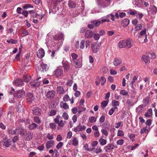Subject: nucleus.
<instances>
[{"label": "nucleus", "mask_w": 157, "mask_h": 157, "mask_svg": "<svg viewBox=\"0 0 157 157\" xmlns=\"http://www.w3.org/2000/svg\"><path fill=\"white\" fill-rule=\"evenodd\" d=\"M55 92L54 91L50 90L47 93L46 96L47 98H53L55 96Z\"/></svg>", "instance_id": "nucleus-22"}, {"label": "nucleus", "mask_w": 157, "mask_h": 157, "mask_svg": "<svg viewBox=\"0 0 157 157\" xmlns=\"http://www.w3.org/2000/svg\"><path fill=\"white\" fill-rule=\"evenodd\" d=\"M118 46L120 48H123L125 47V40H121L118 43Z\"/></svg>", "instance_id": "nucleus-28"}, {"label": "nucleus", "mask_w": 157, "mask_h": 157, "mask_svg": "<svg viewBox=\"0 0 157 157\" xmlns=\"http://www.w3.org/2000/svg\"><path fill=\"white\" fill-rule=\"evenodd\" d=\"M38 125L34 123H33L29 124L28 127L30 130H33L37 128Z\"/></svg>", "instance_id": "nucleus-26"}, {"label": "nucleus", "mask_w": 157, "mask_h": 157, "mask_svg": "<svg viewBox=\"0 0 157 157\" xmlns=\"http://www.w3.org/2000/svg\"><path fill=\"white\" fill-rule=\"evenodd\" d=\"M112 105L113 106H118L119 105V102L115 100H113L112 101Z\"/></svg>", "instance_id": "nucleus-44"}, {"label": "nucleus", "mask_w": 157, "mask_h": 157, "mask_svg": "<svg viewBox=\"0 0 157 157\" xmlns=\"http://www.w3.org/2000/svg\"><path fill=\"white\" fill-rule=\"evenodd\" d=\"M35 99L34 96L32 93H28L26 96V100L28 101L31 102Z\"/></svg>", "instance_id": "nucleus-10"}, {"label": "nucleus", "mask_w": 157, "mask_h": 157, "mask_svg": "<svg viewBox=\"0 0 157 157\" xmlns=\"http://www.w3.org/2000/svg\"><path fill=\"white\" fill-rule=\"evenodd\" d=\"M6 41L7 43H11V44H15L17 42L16 40H14L12 39H8Z\"/></svg>", "instance_id": "nucleus-49"}, {"label": "nucleus", "mask_w": 157, "mask_h": 157, "mask_svg": "<svg viewBox=\"0 0 157 157\" xmlns=\"http://www.w3.org/2000/svg\"><path fill=\"white\" fill-rule=\"evenodd\" d=\"M106 148L109 150L113 149L114 148V145L113 144H108L106 146Z\"/></svg>", "instance_id": "nucleus-57"}, {"label": "nucleus", "mask_w": 157, "mask_h": 157, "mask_svg": "<svg viewBox=\"0 0 157 157\" xmlns=\"http://www.w3.org/2000/svg\"><path fill=\"white\" fill-rule=\"evenodd\" d=\"M129 20L127 18L124 19L122 23V26L124 27H126L129 24Z\"/></svg>", "instance_id": "nucleus-27"}, {"label": "nucleus", "mask_w": 157, "mask_h": 157, "mask_svg": "<svg viewBox=\"0 0 157 157\" xmlns=\"http://www.w3.org/2000/svg\"><path fill=\"white\" fill-rule=\"evenodd\" d=\"M63 143L62 142H59L56 146L57 149L59 150L63 145Z\"/></svg>", "instance_id": "nucleus-58"}, {"label": "nucleus", "mask_w": 157, "mask_h": 157, "mask_svg": "<svg viewBox=\"0 0 157 157\" xmlns=\"http://www.w3.org/2000/svg\"><path fill=\"white\" fill-rule=\"evenodd\" d=\"M91 48L93 52L95 53H96L99 49L98 45L95 44H92L91 46Z\"/></svg>", "instance_id": "nucleus-20"}, {"label": "nucleus", "mask_w": 157, "mask_h": 157, "mask_svg": "<svg viewBox=\"0 0 157 157\" xmlns=\"http://www.w3.org/2000/svg\"><path fill=\"white\" fill-rule=\"evenodd\" d=\"M60 106L61 108H63L65 109H68L69 108L68 104L67 103L64 102L63 101L60 102Z\"/></svg>", "instance_id": "nucleus-25"}, {"label": "nucleus", "mask_w": 157, "mask_h": 157, "mask_svg": "<svg viewBox=\"0 0 157 157\" xmlns=\"http://www.w3.org/2000/svg\"><path fill=\"white\" fill-rule=\"evenodd\" d=\"M142 59L146 64H148L150 63L149 57L146 55H143L142 56Z\"/></svg>", "instance_id": "nucleus-29"}, {"label": "nucleus", "mask_w": 157, "mask_h": 157, "mask_svg": "<svg viewBox=\"0 0 157 157\" xmlns=\"http://www.w3.org/2000/svg\"><path fill=\"white\" fill-rule=\"evenodd\" d=\"M151 12L153 14H155L157 12V8L154 5L151 6L150 8Z\"/></svg>", "instance_id": "nucleus-31"}, {"label": "nucleus", "mask_w": 157, "mask_h": 157, "mask_svg": "<svg viewBox=\"0 0 157 157\" xmlns=\"http://www.w3.org/2000/svg\"><path fill=\"white\" fill-rule=\"evenodd\" d=\"M97 120V117L93 116L89 117V122L91 123L95 122Z\"/></svg>", "instance_id": "nucleus-38"}, {"label": "nucleus", "mask_w": 157, "mask_h": 157, "mask_svg": "<svg viewBox=\"0 0 157 157\" xmlns=\"http://www.w3.org/2000/svg\"><path fill=\"white\" fill-rule=\"evenodd\" d=\"M124 142V141L123 140H119L117 141V145H122L123 144Z\"/></svg>", "instance_id": "nucleus-64"}, {"label": "nucleus", "mask_w": 157, "mask_h": 157, "mask_svg": "<svg viewBox=\"0 0 157 157\" xmlns=\"http://www.w3.org/2000/svg\"><path fill=\"white\" fill-rule=\"evenodd\" d=\"M128 93L125 90H123L121 91L120 94H122L124 96H126L128 94Z\"/></svg>", "instance_id": "nucleus-55"}, {"label": "nucleus", "mask_w": 157, "mask_h": 157, "mask_svg": "<svg viewBox=\"0 0 157 157\" xmlns=\"http://www.w3.org/2000/svg\"><path fill=\"white\" fill-rule=\"evenodd\" d=\"M101 24H102L103 23L105 22H110V20L109 19H107V18H106V17L105 16L102 18V19L101 20H100Z\"/></svg>", "instance_id": "nucleus-40"}, {"label": "nucleus", "mask_w": 157, "mask_h": 157, "mask_svg": "<svg viewBox=\"0 0 157 157\" xmlns=\"http://www.w3.org/2000/svg\"><path fill=\"white\" fill-rule=\"evenodd\" d=\"M33 120L34 122L37 124H40L41 123V121L39 118L37 116H35L33 117Z\"/></svg>", "instance_id": "nucleus-42"}, {"label": "nucleus", "mask_w": 157, "mask_h": 157, "mask_svg": "<svg viewBox=\"0 0 157 157\" xmlns=\"http://www.w3.org/2000/svg\"><path fill=\"white\" fill-rule=\"evenodd\" d=\"M149 131L147 129V127H144L141 129V130L140 131V133L141 134H144V133H147V134H148L149 133Z\"/></svg>", "instance_id": "nucleus-41"}, {"label": "nucleus", "mask_w": 157, "mask_h": 157, "mask_svg": "<svg viewBox=\"0 0 157 157\" xmlns=\"http://www.w3.org/2000/svg\"><path fill=\"white\" fill-rule=\"evenodd\" d=\"M142 27V25L141 24H138L135 28L136 31H138L141 29Z\"/></svg>", "instance_id": "nucleus-60"}, {"label": "nucleus", "mask_w": 157, "mask_h": 157, "mask_svg": "<svg viewBox=\"0 0 157 157\" xmlns=\"http://www.w3.org/2000/svg\"><path fill=\"white\" fill-rule=\"evenodd\" d=\"M54 144V141L53 140H50L46 142L45 147L47 149H49L52 147Z\"/></svg>", "instance_id": "nucleus-13"}, {"label": "nucleus", "mask_w": 157, "mask_h": 157, "mask_svg": "<svg viewBox=\"0 0 157 157\" xmlns=\"http://www.w3.org/2000/svg\"><path fill=\"white\" fill-rule=\"evenodd\" d=\"M95 26L97 27L99 26L100 24H101L100 20H95L94 21L93 23Z\"/></svg>", "instance_id": "nucleus-46"}, {"label": "nucleus", "mask_w": 157, "mask_h": 157, "mask_svg": "<svg viewBox=\"0 0 157 157\" xmlns=\"http://www.w3.org/2000/svg\"><path fill=\"white\" fill-rule=\"evenodd\" d=\"M84 105H79L78 108V114H80L81 112L83 111H84L86 110V108L85 107H84Z\"/></svg>", "instance_id": "nucleus-35"}, {"label": "nucleus", "mask_w": 157, "mask_h": 157, "mask_svg": "<svg viewBox=\"0 0 157 157\" xmlns=\"http://www.w3.org/2000/svg\"><path fill=\"white\" fill-rule=\"evenodd\" d=\"M152 109H149L145 113L144 115L145 117H149L152 115Z\"/></svg>", "instance_id": "nucleus-33"}, {"label": "nucleus", "mask_w": 157, "mask_h": 157, "mask_svg": "<svg viewBox=\"0 0 157 157\" xmlns=\"http://www.w3.org/2000/svg\"><path fill=\"white\" fill-rule=\"evenodd\" d=\"M73 83V79H69L68 80L67 82L66 83V85L67 86H71Z\"/></svg>", "instance_id": "nucleus-50"}, {"label": "nucleus", "mask_w": 157, "mask_h": 157, "mask_svg": "<svg viewBox=\"0 0 157 157\" xmlns=\"http://www.w3.org/2000/svg\"><path fill=\"white\" fill-rule=\"evenodd\" d=\"M25 91L24 90H19L16 92L14 94L15 97L17 98H21L25 96Z\"/></svg>", "instance_id": "nucleus-6"}, {"label": "nucleus", "mask_w": 157, "mask_h": 157, "mask_svg": "<svg viewBox=\"0 0 157 157\" xmlns=\"http://www.w3.org/2000/svg\"><path fill=\"white\" fill-rule=\"evenodd\" d=\"M36 54L38 57L40 58H43L45 54L44 50L42 48L40 49L37 52Z\"/></svg>", "instance_id": "nucleus-11"}, {"label": "nucleus", "mask_w": 157, "mask_h": 157, "mask_svg": "<svg viewBox=\"0 0 157 157\" xmlns=\"http://www.w3.org/2000/svg\"><path fill=\"white\" fill-rule=\"evenodd\" d=\"M108 71V68L106 67H103L101 69V71L103 74H105Z\"/></svg>", "instance_id": "nucleus-43"}, {"label": "nucleus", "mask_w": 157, "mask_h": 157, "mask_svg": "<svg viewBox=\"0 0 157 157\" xmlns=\"http://www.w3.org/2000/svg\"><path fill=\"white\" fill-rule=\"evenodd\" d=\"M23 82V81H22L21 79L18 78L15 81L13 84L17 86H20L24 85Z\"/></svg>", "instance_id": "nucleus-14"}, {"label": "nucleus", "mask_w": 157, "mask_h": 157, "mask_svg": "<svg viewBox=\"0 0 157 157\" xmlns=\"http://www.w3.org/2000/svg\"><path fill=\"white\" fill-rule=\"evenodd\" d=\"M55 122L60 127H63L64 125L65 122H66L65 121H63V120H60V121H59V119L57 118H56L54 119Z\"/></svg>", "instance_id": "nucleus-9"}, {"label": "nucleus", "mask_w": 157, "mask_h": 157, "mask_svg": "<svg viewBox=\"0 0 157 157\" xmlns=\"http://www.w3.org/2000/svg\"><path fill=\"white\" fill-rule=\"evenodd\" d=\"M73 65L76 68H79L82 66V63L78 59L74 60Z\"/></svg>", "instance_id": "nucleus-19"}, {"label": "nucleus", "mask_w": 157, "mask_h": 157, "mask_svg": "<svg viewBox=\"0 0 157 157\" xmlns=\"http://www.w3.org/2000/svg\"><path fill=\"white\" fill-rule=\"evenodd\" d=\"M117 136H122L124 135V133L122 130H118L117 131Z\"/></svg>", "instance_id": "nucleus-59"}, {"label": "nucleus", "mask_w": 157, "mask_h": 157, "mask_svg": "<svg viewBox=\"0 0 157 157\" xmlns=\"http://www.w3.org/2000/svg\"><path fill=\"white\" fill-rule=\"evenodd\" d=\"M26 130L25 129L17 128H16L14 130L13 133L14 135L19 134H20L21 135H22V134H24V132Z\"/></svg>", "instance_id": "nucleus-4"}, {"label": "nucleus", "mask_w": 157, "mask_h": 157, "mask_svg": "<svg viewBox=\"0 0 157 157\" xmlns=\"http://www.w3.org/2000/svg\"><path fill=\"white\" fill-rule=\"evenodd\" d=\"M63 33L57 34L54 36L53 39L55 41L59 40L63 38Z\"/></svg>", "instance_id": "nucleus-16"}, {"label": "nucleus", "mask_w": 157, "mask_h": 157, "mask_svg": "<svg viewBox=\"0 0 157 157\" xmlns=\"http://www.w3.org/2000/svg\"><path fill=\"white\" fill-rule=\"evenodd\" d=\"M23 81L24 82H27L31 80V77L29 75H25L23 77Z\"/></svg>", "instance_id": "nucleus-37"}, {"label": "nucleus", "mask_w": 157, "mask_h": 157, "mask_svg": "<svg viewBox=\"0 0 157 157\" xmlns=\"http://www.w3.org/2000/svg\"><path fill=\"white\" fill-rule=\"evenodd\" d=\"M56 111L55 110H52L50 112L48 113V114L49 116H53L56 115Z\"/></svg>", "instance_id": "nucleus-52"}, {"label": "nucleus", "mask_w": 157, "mask_h": 157, "mask_svg": "<svg viewBox=\"0 0 157 157\" xmlns=\"http://www.w3.org/2000/svg\"><path fill=\"white\" fill-rule=\"evenodd\" d=\"M105 120V117L104 115H102L99 118V122L100 123H102L104 122Z\"/></svg>", "instance_id": "nucleus-61"}, {"label": "nucleus", "mask_w": 157, "mask_h": 157, "mask_svg": "<svg viewBox=\"0 0 157 157\" xmlns=\"http://www.w3.org/2000/svg\"><path fill=\"white\" fill-rule=\"evenodd\" d=\"M25 132V131L24 132V133ZM24 136L25 139V140L29 141L31 140L33 137V134L32 132L29 131L26 132L24 134H22V135Z\"/></svg>", "instance_id": "nucleus-1"}, {"label": "nucleus", "mask_w": 157, "mask_h": 157, "mask_svg": "<svg viewBox=\"0 0 157 157\" xmlns=\"http://www.w3.org/2000/svg\"><path fill=\"white\" fill-rule=\"evenodd\" d=\"M109 100L104 101L101 103V107L104 109L108 105Z\"/></svg>", "instance_id": "nucleus-45"}, {"label": "nucleus", "mask_w": 157, "mask_h": 157, "mask_svg": "<svg viewBox=\"0 0 157 157\" xmlns=\"http://www.w3.org/2000/svg\"><path fill=\"white\" fill-rule=\"evenodd\" d=\"M114 12V11H113V12L111 14L105 16L106 18L108 19H110L112 21H114L115 19L114 15L113 14L115 13Z\"/></svg>", "instance_id": "nucleus-32"}, {"label": "nucleus", "mask_w": 157, "mask_h": 157, "mask_svg": "<svg viewBox=\"0 0 157 157\" xmlns=\"http://www.w3.org/2000/svg\"><path fill=\"white\" fill-rule=\"evenodd\" d=\"M54 153H53L52 156L53 157H58L59 155V153L58 151L56 149L54 150Z\"/></svg>", "instance_id": "nucleus-54"}, {"label": "nucleus", "mask_w": 157, "mask_h": 157, "mask_svg": "<svg viewBox=\"0 0 157 157\" xmlns=\"http://www.w3.org/2000/svg\"><path fill=\"white\" fill-rule=\"evenodd\" d=\"M33 6L30 4H25L22 6V8L24 9H27L29 8H33Z\"/></svg>", "instance_id": "nucleus-39"}, {"label": "nucleus", "mask_w": 157, "mask_h": 157, "mask_svg": "<svg viewBox=\"0 0 157 157\" xmlns=\"http://www.w3.org/2000/svg\"><path fill=\"white\" fill-rule=\"evenodd\" d=\"M100 37V35L98 33H95L94 36V38L95 40H97L99 39Z\"/></svg>", "instance_id": "nucleus-63"}, {"label": "nucleus", "mask_w": 157, "mask_h": 157, "mask_svg": "<svg viewBox=\"0 0 157 157\" xmlns=\"http://www.w3.org/2000/svg\"><path fill=\"white\" fill-rule=\"evenodd\" d=\"M33 113L34 115H40L41 110V109L39 107H34L32 110Z\"/></svg>", "instance_id": "nucleus-7"}, {"label": "nucleus", "mask_w": 157, "mask_h": 157, "mask_svg": "<svg viewBox=\"0 0 157 157\" xmlns=\"http://www.w3.org/2000/svg\"><path fill=\"white\" fill-rule=\"evenodd\" d=\"M2 143L4 146L8 147L11 145L12 141L10 139H9L7 137H6L3 139Z\"/></svg>", "instance_id": "nucleus-2"}, {"label": "nucleus", "mask_w": 157, "mask_h": 157, "mask_svg": "<svg viewBox=\"0 0 157 157\" xmlns=\"http://www.w3.org/2000/svg\"><path fill=\"white\" fill-rule=\"evenodd\" d=\"M149 98L148 97H147L143 99V104L142 105H140V106H143V107H145L149 103Z\"/></svg>", "instance_id": "nucleus-21"}, {"label": "nucleus", "mask_w": 157, "mask_h": 157, "mask_svg": "<svg viewBox=\"0 0 157 157\" xmlns=\"http://www.w3.org/2000/svg\"><path fill=\"white\" fill-rule=\"evenodd\" d=\"M63 0H53V4L55 7L58 4L62 2Z\"/></svg>", "instance_id": "nucleus-53"}, {"label": "nucleus", "mask_w": 157, "mask_h": 157, "mask_svg": "<svg viewBox=\"0 0 157 157\" xmlns=\"http://www.w3.org/2000/svg\"><path fill=\"white\" fill-rule=\"evenodd\" d=\"M74 131L75 132H77L81 131V124L80 123L75 128Z\"/></svg>", "instance_id": "nucleus-48"}, {"label": "nucleus", "mask_w": 157, "mask_h": 157, "mask_svg": "<svg viewBox=\"0 0 157 157\" xmlns=\"http://www.w3.org/2000/svg\"><path fill=\"white\" fill-rule=\"evenodd\" d=\"M78 141L77 138L76 137H73L72 140V145L74 146H77L78 145Z\"/></svg>", "instance_id": "nucleus-36"}, {"label": "nucleus", "mask_w": 157, "mask_h": 157, "mask_svg": "<svg viewBox=\"0 0 157 157\" xmlns=\"http://www.w3.org/2000/svg\"><path fill=\"white\" fill-rule=\"evenodd\" d=\"M57 92L60 94H63L65 92L64 89L61 86H59L57 87Z\"/></svg>", "instance_id": "nucleus-34"}, {"label": "nucleus", "mask_w": 157, "mask_h": 157, "mask_svg": "<svg viewBox=\"0 0 157 157\" xmlns=\"http://www.w3.org/2000/svg\"><path fill=\"white\" fill-rule=\"evenodd\" d=\"M113 64L116 66L117 67L119 65L122 63L121 60L118 58H116L113 60Z\"/></svg>", "instance_id": "nucleus-18"}, {"label": "nucleus", "mask_w": 157, "mask_h": 157, "mask_svg": "<svg viewBox=\"0 0 157 157\" xmlns=\"http://www.w3.org/2000/svg\"><path fill=\"white\" fill-rule=\"evenodd\" d=\"M142 2V1L141 0H134L132 2L133 5L135 7L140 6L141 5Z\"/></svg>", "instance_id": "nucleus-24"}, {"label": "nucleus", "mask_w": 157, "mask_h": 157, "mask_svg": "<svg viewBox=\"0 0 157 157\" xmlns=\"http://www.w3.org/2000/svg\"><path fill=\"white\" fill-rule=\"evenodd\" d=\"M62 63L64 67L65 71H67L69 69L70 67L68 62L66 60H63L62 61Z\"/></svg>", "instance_id": "nucleus-12"}, {"label": "nucleus", "mask_w": 157, "mask_h": 157, "mask_svg": "<svg viewBox=\"0 0 157 157\" xmlns=\"http://www.w3.org/2000/svg\"><path fill=\"white\" fill-rule=\"evenodd\" d=\"M54 75L57 77H62L63 75V71L60 68L57 69L54 72Z\"/></svg>", "instance_id": "nucleus-5"}, {"label": "nucleus", "mask_w": 157, "mask_h": 157, "mask_svg": "<svg viewBox=\"0 0 157 157\" xmlns=\"http://www.w3.org/2000/svg\"><path fill=\"white\" fill-rule=\"evenodd\" d=\"M130 14L131 15H134L137 14V12L134 10H129Z\"/></svg>", "instance_id": "nucleus-62"}, {"label": "nucleus", "mask_w": 157, "mask_h": 157, "mask_svg": "<svg viewBox=\"0 0 157 157\" xmlns=\"http://www.w3.org/2000/svg\"><path fill=\"white\" fill-rule=\"evenodd\" d=\"M41 78V77H39L37 79L30 82V86L34 87L39 86L40 84V81H39V80Z\"/></svg>", "instance_id": "nucleus-3"}, {"label": "nucleus", "mask_w": 157, "mask_h": 157, "mask_svg": "<svg viewBox=\"0 0 157 157\" xmlns=\"http://www.w3.org/2000/svg\"><path fill=\"white\" fill-rule=\"evenodd\" d=\"M63 100L65 102L70 101L71 103V104H73L74 102L73 97H72L70 99L69 96L67 94L63 96Z\"/></svg>", "instance_id": "nucleus-8"}, {"label": "nucleus", "mask_w": 157, "mask_h": 157, "mask_svg": "<svg viewBox=\"0 0 157 157\" xmlns=\"http://www.w3.org/2000/svg\"><path fill=\"white\" fill-rule=\"evenodd\" d=\"M68 6L71 8H74L76 6V4L74 2L71 0H69L68 3Z\"/></svg>", "instance_id": "nucleus-30"}, {"label": "nucleus", "mask_w": 157, "mask_h": 157, "mask_svg": "<svg viewBox=\"0 0 157 157\" xmlns=\"http://www.w3.org/2000/svg\"><path fill=\"white\" fill-rule=\"evenodd\" d=\"M125 42L126 47L127 48H130L132 46V43L131 40L129 38H128L125 40Z\"/></svg>", "instance_id": "nucleus-17"}, {"label": "nucleus", "mask_w": 157, "mask_h": 157, "mask_svg": "<svg viewBox=\"0 0 157 157\" xmlns=\"http://www.w3.org/2000/svg\"><path fill=\"white\" fill-rule=\"evenodd\" d=\"M99 141L100 143V144L102 146L105 145L106 143V140L103 138L100 139Z\"/></svg>", "instance_id": "nucleus-47"}, {"label": "nucleus", "mask_w": 157, "mask_h": 157, "mask_svg": "<svg viewBox=\"0 0 157 157\" xmlns=\"http://www.w3.org/2000/svg\"><path fill=\"white\" fill-rule=\"evenodd\" d=\"M93 33L90 30H87L85 33V37L86 38H90L92 37Z\"/></svg>", "instance_id": "nucleus-15"}, {"label": "nucleus", "mask_w": 157, "mask_h": 157, "mask_svg": "<svg viewBox=\"0 0 157 157\" xmlns=\"http://www.w3.org/2000/svg\"><path fill=\"white\" fill-rule=\"evenodd\" d=\"M85 40H82L80 43V48L81 49H83L85 47Z\"/></svg>", "instance_id": "nucleus-51"}, {"label": "nucleus", "mask_w": 157, "mask_h": 157, "mask_svg": "<svg viewBox=\"0 0 157 157\" xmlns=\"http://www.w3.org/2000/svg\"><path fill=\"white\" fill-rule=\"evenodd\" d=\"M40 70L43 71H46L48 69V67L47 64L45 63H42L40 65Z\"/></svg>", "instance_id": "nucleus-23"}, {"label": "nucleus", "mask_w": 157, "mask_h": 157, "mask_svg": "<svg viewBox=\"0 0 157 157\" xmlns=\"http://www.w3.org/2000/svg\"><path fill=\"white\" fill-rule=\"evenodd\" d=\"M99 80L100 82H101V84L102 86H103L106 81V79L103 77H102Z\"/></svg>", "instance_id": "nucleus-56"}]
</instances>
